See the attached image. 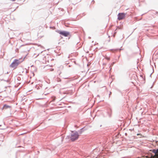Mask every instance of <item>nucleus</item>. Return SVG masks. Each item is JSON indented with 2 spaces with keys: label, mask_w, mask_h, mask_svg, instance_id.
<instances>
[{
  "label": "nucleus",
  "mask_w": 158,
  "mask_h": 158,
  "mask_svg": "<svg viewBox=\"0 0 158 158\" xmlns=\"http://www.w3.org/2000/svg\"><path fill=\"white\" fill-rule=\"evenodd\" d=\"M56 79H57V81L58 82L61 81V80L59 78H58Z\"/></svg>",
  "instance_id": "nucleus-7"
},
{
  "label": "nucleus",
  "mask_w": 158,
  "mask_h": 158,
  "mask_svg": "<svg viewBox=\"0 0 158 158\" xmlns=\"http://www.w3.org/2000/svg\"><path fill=\"white\" fill-rule=\"evenodd\" d=\"M115 33H114V36H115V35H114V34H115Z\"/></svg>",
  "instance_id": "nucleus-9"
},
{
  "label": "nucleus",
  "mask_w": 158,
  "mask_h": 158,
  "mask_svg": "<svg viewBox=\"0 0 158 158\" xmlns=\"http://www.w3.org/2000/svg\"><path fill=\"white\" fill-rule=\"evenodd\" d=\"M126 15L124 13H119L118 15V19L119 20H121L124 19Z\"/></svg>",
  "instance_id": "nucleus-4"
},
{
  "label": "nucleus",
  "mask_w": 158,
  "mask_h": 158,
  "mask_svg": "<svg viewBox=\"0 0 158 158\" xmlns=\"http://www.w3.org/2000/svg\"><path fill=\"white\" fill-rule=\"evenodd\" d=\"M106 58L107 60H109V59H110V58H108L107 57H106Z\"/></svg>",
  "instance_id": "nucleus-8"
},
{
  "label": "nucleus",
  "mask_w": 158,
  "mask_h": 158,
  "mask_svg": "<svg viewBox=\"0 0 158 158\" xmlns=\"http://www.w3.org/2000/svg\"><path fill=\"white\" fill-rule=\"evenodd\" d=\"M146 158H158V150L156 151L154 156H151L150 157H146Z\"/></svg>",
  "instance_id": "nucleus-5"
},
{
  "label": "nucleus",
  "mask_w": 158,
  "mask_h": 158,
  "mask_svg": "<svg viewBox=\"0 0 158 158\" xmlns=\"http://www.w3.org/2000/svg\"><path fill=\"white\" fill-rule=\"evenodd\" d=\"M79 135L76 131H72L70 136L71 139L72 141H73L78 139Z\"/></svg>",
  "instance_id": "nucleus-1"
},
{
  "label": "nucleus",
  "mask_w": 158,
  "mask_h": 158,
  "mask_svg": "<svg viewBox=\"0 0 158 158\" xmlns=\"http://www.w3.org/2000/svg\"><path fill=\"white\" fill-rule=\"evenodd\" d=\"M9 107V106H7L6 105H4V107L5 108H7Z\"/></svg>",
  "instance_id": "nucleus-6"
},
{
  "label": "nucleus",
  "mask_w": 158,
  "mask_h": 158,
  "mask_svg": "<svg viewBox=\"0 0 158 158\" xmlns=\"http://www.w3.org/2000/svg\"><path fill=\"white\" fill-rule=\"evenodd\" d=\"M21 63L18 60H15L11 64L10 67L14 69L16 68L18 64Z\"/></svg>",
  "instance_id": "nucleus-2"
},
{
  "label": "nucleus",
  "mask_w": 158,
  "mask_h": 158,
  "mask_svg": "<svg viewBox=\"0 0 158 158\" xmlns=\"http://www.w3.org/2000/svg\"><path fill=\"white\" fill-rule=\"evenodd\" d=\"M58 32L60 35H62L64 37H68L69 36H71L70 33L68 31H58Z\"/></svg>",
  "instance_id": "nucleus-3"
}]
</instances>
